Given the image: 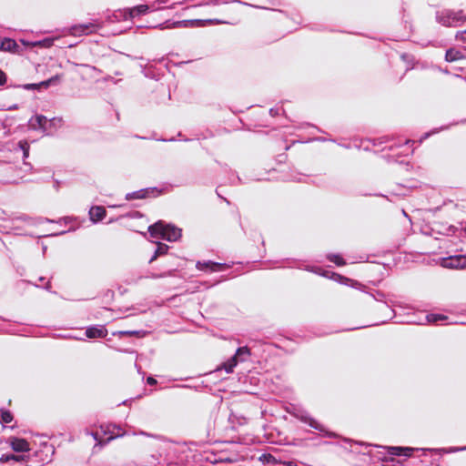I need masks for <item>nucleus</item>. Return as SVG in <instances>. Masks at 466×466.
Listing matches in <instances>:
<instances>
[{
  "label": "nucleus",
  "mask_w": 466,
  "mask_h": 466,
  "mask_svg": "<svg viewBox=\"0 0 466 466\" xmlns=\"http://www.w3.org/2000/svg\"><path fill=\"white\" fill-rule=\"evenodd\" d=\"M148 232L153 238H160L169 242L177 241L181 237L180 228L162 220L149 226Z\"/></svg>",
  "instance_id": "1"
},
{
  "label": "nucleus",
  "mask_w": 466,
  "mask_h": 466,
  "mask_svg": "<svg viewBox=\"0 0 466 466\" xmlns=\"http://www.w3.org/2000/svg\"><path fill=\"white\" fill-rule=\"evenodd\" d=\"M436 21L448 27H456L461 25L466 21V15L463 11H454L443 9L436 12Z\"/></svg>",
  "instance_id": "2"
},
{
  "label": "nucleus",
  "mask_w": 466,
  "mask_h": 466,
  "mask_svg": "<svg viewBox=\"0 0 466 466\" xmlns=\"http://www.w3.org/2000/svg\"><path fill=\"white\" fill-rule=\"evenodd\" d=\"M171 0H156L150 5H139L133 8L128 9V17L134 18L136 16H139L147 14V12L157 11L163 9L165 6L172 8L175 5L180 4L181 1H174L171 4Z\"/></svg>",
  "instance_id": "3"
},
{
  "label": "nucleus",
  "mask_w": 466,
  "mask_h": 466,
  "mask_svg": "<svg viewBox=\"0 0 466 466\" xmlns=\"http://www.w3.org/2000/svg\"><path fill=\"white\" fill-rule=\"evenodd\" d=\"M163 193V189L158 187H147L134 192L127 193L125 197L126 200L144 199L147 198H156Z\"/></svg>",
  "instance_id": "4"
},
{
  "label": "nucleus",
  "mask_w": 466,
  "mask_h": 466,
  "mask_svg": "<svg viewBox=\"0 0 466 466\" xmlns=\"http://www.w3.org/2000/svg\"><path fill=\"white\" fill-rule=\"evenodd\" d=\"M99 27V25L95 22L75 25L69 28V33L74 36H82L96 32Z\"/></svg>",
  "instance_id": "5"
},
{
  "label": "nucleus",
  "mask_w": 466,
  "mask_h": 466,
  "mask_svg": "<svg viewBox=\"0 0 466 466\" xmlns=\"http://www.w3.org/2000/svg\"><path fill=\"white\" fill-rule=\"evenodd\" d=\"M441 266L447 268H466V256L456 255L444 258L441 261Z\"/></svg>",
  "instance_id": "6"
},
{
  "label": "nucleus",
  "mask_w": 466,
  "mask_h": 466,
  "mask_svg": "<svg viewBox=\"0 0 466 466\" xmlns=\"http://www.w3.org/2000/svg\"><path fill=\"white\" fill-rule=\"evenodd\" d=\"M387 450L388 453L392 456H402L406 458H410L412 456L414 451H418L419 449L410 448V447H398V446H385L383 447Z\"/></svg>",
  "instance_id": "7"
},
{
  "label": "nucleus",
  "mask_w": 466,
  "mask_h": 466,
  "mask_svg": "<svg viewBox=\"0 0 466 466\" xmlns=\"http://www.w3.org/2000/svg\"><path fill=\"white\" fill-rule=\"evenodd\" d=\"M300 420L303 422L308 423L311 428H313L320 432H323V434L325 436L329 437V438L335 437V433L327 431L322 424L319 423L316 420L309 417V415L301 416Z\"/></svg>",
  "instance_id": "8"
},
{
  "label": "nucleus",
  "mask_w": 466,
  "mask_h": 466,
  "mask_svg": "<svg viewBox=\"0 0 466 466\" xmlns=\"http://www.w3.org/2000/svg\"><path fill=\"white\" fill-rule=\"evenodd\" d=\"M196 267L198 270H210L215 272L226 268V264L213 262L211 260L204 262L198 261Z\"/></svg>",
  "instance_id": "9"
},
{
  "label": "nucleus",
  "mask_w": 466,
  "mask_h": 466,
  "mask_svg": "<svg viewBox=\"0 0 466 466\" xmlns=\"http://www.w3.org/2000/svg\"><path fill=\"white\" fill-rule=\"evenodd\" d=\"M20 46L18 44L11 38H3L0 40V50L7 51L14 54L19 53Z\"/></svg>",
  "instance_id": "10"
},
{
  "label": "nucleus",
  "mask_w": 466,
  "mask_h": 466,
  "mask_svg": "<svg viewBox=\"0 0 466 466\" xmlns=\"http://www.w3.org/2000/svg\"><path fill=\"white\" fill-rule=\"evenodd\" d=\"M106 216V210L102 206H94L89 210V217L92 222L97 223Z\"/></svg>",
  "instance_id": "11"
},
{
  "label": "nucleus",
  "mask_w": 466,
  "mask_h": 466,
  "mask_svg": "<svg viewBox=\"0 0 466 466\" xmlns=\"http://www.w3.org/2000/svg\"><path fill=\"white\" fill-rule=\"evenodd\" d=\"M107 334V330L103 326H91L86 329V336L89 339L104 338Z\"/></svg>",
  "instance_id": "12"
},
{
  "label": "nucleus",
  "mask_w": 466,
  "mask_h": 466,
  "mask_svg": "<svg viewBox=\"0 0 466 466\" xmlns=\"http://www.w3.org/2000/svg\"><path fill=\"white\" fill-rule=\"evenodd\" d=\"M11 447L15 451L24 452L29 451V443L25 439L13 438Z\"/></svg>",
  "instance_id": "13"
},
{
  "label": "nucleus",
  "mask_w": 466,
  "mask_h": 466,
  "mask_svg": "<svg viewBox=\"0 0 466 466\" xmlns=\"http://www.w3.org/2000/svg\"><path fill=\"white\" fill-rule=\"evenodd\" d=\"M249 356L250 350L247 346L239 347L234 355V357H236V359L238 360V363L246 361Z\"/></svg>",
  "instance_id": "14"
},
{
  "label": "nucleus",
  "mask_w": 466,
  "mask_h": 466,
  "mask_svg": "<svg viewBox=\"0 0 466 466\" xmlns=\"http://www.w3.org/2000/svg\"><path fill=\"white\" fill-rule=\"evenodd\" d=\"M238 365V360L236 357L232 356L229 360H228L226 362L222 363L219 368H218V370H224L228 374L232 373L234 370V368Z\"/></svg>",
  "instance_id": "15"
},
{
  "label": "nucleus",
  "mask_w": 466,
  "mask_h": 466,
  "mask_svg": "<svg viewBox=\"0 0 466 466\" xmlns=\"http://www.w3.org/2000/svg\"><path fill=\"white\" fill-rule=\"evenodd\" d=\"M238 365V360L236 357L232 356L229 360H228L226 362L222 363L219 368H218V370H224L228 374L232 373L234 370V368Z\"/></svg>",
  "instance_id": "16"
},
{
  "label": "nucleus",
  "mask_w": 466,
  "mask_h": 466,
  "mask_svg": "<svg viewBox=\"0 0 466 466\" xmlns=\"http://www.w3.org/2000/svg\"><path fill=\"white\" fill-rule=\"evenodd\" d=\"M169 247L163 243H158L157 247L155 250L154 255L149 259V263H152L154 260H156L159 256L165 255L167 253Z\"/></svg>",
  "instance_id": "17"
},
{
  "label": "nucleus",
  "mask_w": 466,
  "mask_h": 466,
  "mask_svg": "<svg viewBox=\"0 0 466 466\" xmlns=\"http://www.w3.org/2000/svg\"><path fill=\"white\" fill-rule=\"evenodd\" d=\"M141 334H145V331H142V330H120V331L113 333V335H118L119 337H123V336L139 337Z\"/></svg>",
  "instance_id": "18"
},
{
  "label": "nucleus",
  "mask_w": 466,
  "mask_h": 466,
  "mask_svg": "<svg viewBox=\"0 0 466 466\" xmlns=\"http://www.w3.org/2000/svg\"><path fill=\"white\" fill-rule=\"evenodd\" d=\"M329 271H325L322 275L325 276V277H329L330 279H333L335 280H338V281H339L341 283H345V284H347L349 281H351L350 279L345 278V277H343V276H341L339 274L334 273V272L331 273V276H329Z\"/></svg>",
  "instance_id": "19"
},
{
  "label": "nucleus",
  "mask_w": 466,
  "mask_h": 466,
  "mask_svg": "<svg viewBox=\"0 0 466 466\" xmlns=\"http://www.w3.org/2000/svg\"><path fill=\"white\" fill-rule=\"evenodd\" d=\"M461 57L460 52L454 49H449L446 51L445 59L449 62L455 61Z\"/></svg>",
  "instance_id": "20"
},
{
  "label": "nucleus",
  "mask_w": 466,
  "mask_h": 466,
  "mask_svg": "<svg viewBox=\"0 0 466 466\" xmlns=\"http://www.w3.org/2000/svg\"><path fill=\"white\" fill-rule=\"evenodd\" d=\"M0 413H1V422L2 423H5V424L10 423L14 419L12 413L7 410L1 409Z\"/></svg>",
  "instance_id": "21"
},
{
  "label": "nucleus",
  "mask_w": 466,
  "mask_h": 466,
  "mask_svg": "<svg viewBox=\"0 0 466 466\" xmlns=\"http://www.w3.org/2000/svg\"><path fill=\"white\" fill-rule=\"evenodd\" d=\"M18 147H19L20 150L23 152V158L24 159L27 158L29 156V148H30L28 142L25 140H21L18 143Z\"/></svg>",
  "instance_id": "22"
},
{
  "label": "nucleus",
  "mask_w": 466,
  "mask_h": 466,
  "mask_svg": "<svg viewBox=\"0 0 466 466\" xmlns=\"http://www.w3.org/2000/svg\"><path fill=\"white\" fill-rule=\"evenodd\" d=\"M426 319L428 322L435 323L441 320H445L447 317L442 314H428L426 315Z\"/></svg>",
  "instance_id": "23"
},
{
  "label": "nucleus",
  "mask_w": 466,
  "mask_h": 466,
  "mask_svg": "<svg viewBox=\"0 0 466 466\" xmlns=\"http://www.w3.org/2000/svg\"><path fill=\"white\" fill-rule=\"evenodd\" d=\"M328 259L330 262H333V263H335L338 266L345 265L344 259L339 255L329 254V255H328Z\"/></svg>",
  "instance_id": "24"
},
{
  "label": "nucleus",
  "mask_w": 466,
  "mask_h": 466,
  "mask_svg": "<svg viewBox=\"0 0 466 466\" xmlns=\"http://www.w3.org/2000/svg\"><path fill=\"white\" fill-rule=\"evenodd\" d=\"M22 458H23L22 456H17V455H14V454H4V455H2L0 461H2V462H9L11 461H19Z\"/></svg>",
  "instance_id": "25"
},
{
  "label": "nucleus",
  "mask_w": 466,
  "mask_h": 466,
  "mask_svg": "<svg viewBox=\"0 0 466 466\" xmlns=\"http://www.w3.org/2000/svg\"><path fill=\"white\" fill-rule=\"evenodd\" d=\"M58 76H52L51 78L47 79V80H45V81H42L40 83H38L37 85H39V88L40 87H45V88H47L51 84L55 83L56 80H58Z\"/></svg>",
  "instance_id": "26"
},
{
  "label": "nucleus",
  "mask_w": 466,
  "mask_h": 466,
  "mask_svg": "<svg viewBox=\"0 0 466 466\" xmlns=\"http://www.w3.org/2000/svg\"><path fill=\"white\" fill-rule=\"evenodd\" d=\"M35 121L39 127H44L47 122V118L43 115H37L35 116Z\"/></svg>",
  "instance_id": "27"
},
{
  "label": "nucleus",
  "mask_w": 466,
  "mask_h": 466,
  "mask_svg": "<svg viewBox=\"0 0 466 466\" xmlns=\"http://www.w3.org/2000/svg\"><path fill=\"white\" fill-rule=\"evenodd\" d=\"M198 22H199V23H208V24H211V25L227 24V22H225L223 20H219V19H208V20H205V21L198 20Z\"/></svg>",
  "instance_id": "28"
},
{
  "label": "nucleus",
  "mask_w": 466,
  "mask_h": 466,
  "mask_svg": "<svg viewBox=\"0 0 466 466\" xmlns=\"http://www.w3.org/2000/svg\"><path fill=\"white\" fill-rule=\"evenodd\" d=\"M456 39L458 41L466 42V29L463 31L457 32Z\"/></svg>",
  "instance_id": "29"
},
{
  "label": "nucleus",
  "mask_w": 466,
  "mask_h": 466,
  "mask_svg": "<svg viewBox=\"0 0 466 466\" xmlns=\"http://www.w3.org/2000/svg\"><path fill=\"white\" fill-rule=\"evenodd\" d=\"M24 89L25 90H35L39 89V85L37 84H25L23 86Z\"/></svg>",
  "instance_id": "30"
},
{
  "label": "nucleus",
  "mask_w": 466,
  "mask_h": 466,
  "mask_svg": "<svg viewBox=\"0 0 466 466\" xmlns=\"http://www.w3.org/2000/svg\"><path fill=\"white\" fill-rule=\"evenodd\" d=\"M6 82V75L0 69V86L5 85Z\"/></svg>",
  "instance_id": "31"
},
{
  "label": "nucleus",
  "mask_w": 466,
  "mask_h": 466,
  "mask_svg": "<svg viewBox=\"0 0 466 466\" xmlns=\"http://www.w3.org/2000/svg\"><path fill=\"white\" fill-rule=\"evenodd\" d=\"M137 434L143 435V436H147V437H150V438H157V435L152 434V433H148V432H146V431H140Z\"/></svg>",
  "instance_id": "32"
},
{
  "label": "nucleus",
  "mask_w": 466,
  "mask_h": 466,
  "mask_svg": "<svg viewBox=\"0 0 466 466\" xmlns=\"http://www.w3.org/2000/svg\"><path fill=\"white\" fill-rule=\"evenodd\" d=\"M466 451V446L465 447H454V448H451L449 452H455V451Z\"/></svg>",
  "instance_id": "33"
},
{
  "label": "nucleus",
  "mask_w": 466,
  "mask_h": 466,
  "mask_svg": "<svg viewBox=\"0 0 466 466\" xmlns=\"http://www.w3.org/2000/svg\"><path fill=\"white\" fill-rule=\"evenodd\" d=\"M147 384H149V385H155V384H157V380H156V379H154L153 377H148V378L147 379Z\"/></svg>",
  "instance_id": "34"
},
{
  "label": "nucleus",
  "mask_w": 466,
  "mask_h": 466,
  "mask_svg": "<svg viewBox=\"0 0 466 466\" xmlns=\"http://www.w3.org/2000/svg\"><path fill=\"white\" fill-rule=\"evenodd\" d=\"M269 113H270L271 116H276V115H278V109L271 108L269 110Z\"/></svg>",
  "instance_id": "35"
},
{
  "label": "nucleus",
  "mask_w": 466,
  "mask_h": 466,
  "mask_svg": "<svg viewBox=\"0 0 466 466\" xmlns=\"http://www.w3.org/2000/svg\"><path fill=\"white\" fill-rule=\"evenodd\" d=\"M31 45L34 46H42L43 42L42 41H38V42L32 43Z\"/></svg>",
  "instance_id": "36"
},
{
  "label": "nucleus",
  "mask_w": 466,
  "mask_h": 466,
  "mask_svg": "<svg viewBox=\"0 0 466 466\" xmlns=\"http://www.w3.org/2000/svg\"><path fill=\"white\" fill-rule=\"evenodd\" d=\"M165 276H166L165 274L154 275L153 278H162V277H165Z\"/></svg>",
  "instance_id": "37"
},
{
  "label": "nucleus",
  "mask_w": 466,
  "mask_h": 466,
  "mask_svg": "<svg viewBox=\"0 0 466 466\" xmlns=\"http://www.w3.org/2000/svg\"><path fill=\"white\" fill-rule=\"evenodd\" d=\"M430 135H431L430 133H426V134H424V136L422 137V138H423V139L428 138V137H430Z\"/></svg>",
  "instance_id": "38"
},
{
  "label": "nucleus",
  "mask_w": 466,
  "mask_h": 466,
  "mask_svg": "<svg viewBox=\"0 0 466 466\" xmlns=\"http://www.w3.org/2000/svg\"><path fill=\"white\" fill-rule=\"evenodd\" d=\"M51 288V285L49 282H47L46 286V289H49Z\"/></svg>",
  "instance_id": "39"
},
{
  "label": "nucleus",
  "mask_w": 466,
  "mask_h": 466,
  "mask_svg": "<svg viewBox=\"0 0 466 466\" xmlns=\"http://www.w3.org/2000/svg\"><path fill=\"white\" fill-rule=\"evenodd\" d=\"M93 437H94L95 440H97V433L93 434Z\"/></svg>",
  "instance_id": "40"
},
{
  "label": "nucleus",
  "mask_w": 466,
  "mask_h": 466,
  "mask_svg": "<svg viewBox=\"0 0 466 466\" xmlns=\"http://www.w3.org/2000/svg\"><path fill=\"white\" fill-rule=\"evenodd\" d=\"M239 4L248 5L246 2L238 1Z\"/></svg>",
  "instance_id": "41"
},
{
  "label": "nucleus",
  "mask_w": 466,
  "mask_h": 466,
  "mask_svg": "<svg viewBox=\"0 0 466 466\" xmlns=\"http://www.w3.org/2000/svg\"><path fill=\"white\" fill-rule=\"evenodd\" d=\"M44 279H45V278H43V277L39 278L40 281H43Z\"/></svg>",
  "instance_id": "42"
},
{
  "label": "nucleus",
  "mask_w": 466,
  "mask_h": 466,
  "mask_svg": "<svg viewBox=\"0 0 466 466\" xmlns=\"http://www.w3.org/2000/svg\"><path fill=\"white\" fill-rule=\"evenodd\" d=\"M289 466H292V462H289Z\"/></svg>",
  "instance_id": "43"
}]
</instances>
